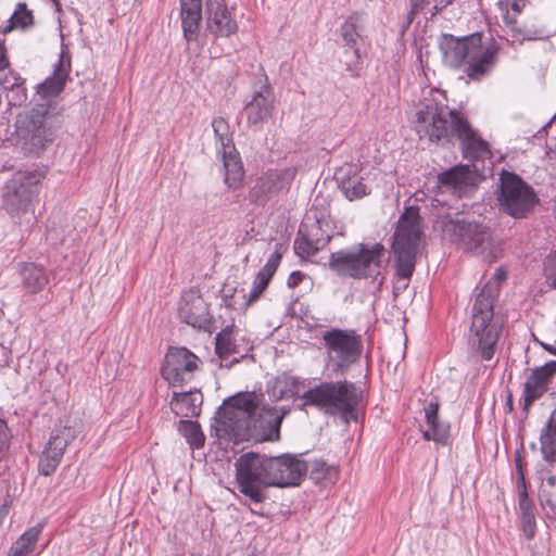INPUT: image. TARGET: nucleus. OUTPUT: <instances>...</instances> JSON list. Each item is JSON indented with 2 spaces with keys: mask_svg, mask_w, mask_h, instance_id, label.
<instances>
[{
  "mask_svg": "<svg viewBox=\"0 0 556 556\" xmlns=\"http://www.w3.org/2000/svg\"><path fill=\"white\" fill-rule=\"evenodd\" d=\"M9 66V60L5 55L4 41L0 38V71Z\"/></svg>",
  "mask_w": 556,
  "mask_h": 556,
  "instance_id": "52",
  "label": "nucleus"
},
{
  "mask_svg": "<svg viewBox=\"0 0 556 556\" xmlns=\"http://www.w3.org/2000/svg\"><path fill=\"white\" fill-rule=\"evenodd\" d=\"M274 104V90L267 84V77H265V83L261 85L258 90L254 91L251 100L244 106L248 124L255 127L262 126L271 117Z\"/></svg>",
  "mask_w": 556,
  "mask_h": 556,
  "instance_id": "17",
  "label": "nucleus"
},
{
  "mask_svg": "<svg viewBox=\"0 0 556 556\" xmlns=\"http://www.w3.org/2000/svg\"><path fill=\"white\" fill-rule=\"evenodd\" d=\"M527 2H530L531 0H526Z\"/></svg>",
  "mask_w": 556,
  "mask_h": 556,
  "instance_id": "59",
  "label": "nucleus"
},
{
  "mask_svg": "<svg viewBox=\"0 0 556 556\" xmlns=\"http://www.w3.org/2000/svg\"><path fill=\"white\" fill-rule=\"evenodd\" d=\"M236 482L241 494L254 504H262L268 498L270 481L266 456L254 453L241 455L235 463Z\"/></svg>",
  "mask_w": 556,
  "mask_h": 556,
  "instance_id": "10",
  "label": "nucleus"
},
{
  "mask_svg": "<svg viewBox=\"0 0 556 556\" xmlns=\"http://www.w3.org/2000/svg\"><path fill=\"white\" fill-rule=\"evenodd\" d=\"M386 249L381 243H359L348 250L330 254L329 267L342 277L371 279L382 283L387 264Z\"/></svg>",
  "mask_w": 556,
  "mask_h": 556,
  "instance_id": "2",
  "label": "nucleus"
},
{
  "mask_svg": "<svg viewBox=\"0 0 556 556\" xmlns=\"http://www.w3.org/2000/svg\"><path fill=\"white\" fill-rule=\"evenodd\" d=\"M179 431L187 439L191 447L199 448L204 444V435L198 422L192 420H181Z\"/></svg>",
  "mask_w": 556,
  "mask_h": 556,
  "instance_id": "38",
  "label": "nucleus"
},
{
  "mask_svg": "<svg viewBox=\"0 0 556 556\" xmlns=\"http://www.w3.org/2000/svg\"><path fill=\"white\" fill-rule=\"evenodd\" d=\"M73 431L71 428H62L58 429L50 437L48 445L46 447V453L52 455L54 459H61L66 446L73 440Z\"/></svg>",
  "mask_w": 556,
  "mask_h": 556,
  "instance_id": "35",
  "label": "nucleus"
},
{
  "mask_svg": "<svg viewBox=\"0 0 556 556\" xmlns=\"http://www.w3.org/2000/svg\"><path fill=\"white\" fill-rule=\"evenodd\" d=\"M216 353L219 357H228L235 353V342L231 328L227 327L216 336Z\"/></svg>",
  "mask_w": 556,
  "mask_h": 556,
  "instance_id": "39",
  "label": "nucleus"
},
{
  "mask_svg": "<svg viewBox=\"0 0 556 556\" xmlns=\"http://www.w3.org/2000/svg\"><path fill=\"white\" fill-rule=\"evenodd\" d=\"M43 523L26 530L11 546L8 556H29L41 535Z\"/></svg>",
  "mask_w": 556,
  "mask_h": 556,
  "instance_id": "32",
  "label": "nucleus"
},
{
  "mask_svg": "<svg viewBox=\"0 0 556 556\" xmlns=\"http://www.w3.org/2000/svg\"><path fill=\"white\" fill-rule=\"evenodd\" d=\"M477 181V172L469 165H457L438 175V182L441 187L451 189L458 197L469 192Z\"/></svg>",
  "mask_w": 556,
  "mask_h": 556,
  "instance_id": "23",
  "label": "nucleus"
},
{
  "mask_svg": "<svg viewBox=\"0 0 556 556\" xmlns=\"http://www.w3.org/2000/svg\"><path fill=\"white\" fill-rule=\"evenodd\" d=\"M268 479L271 486H296L307 471V465L298 456L286 454L266 457Z\"/></svg>",
  "mask_w": 556,
  "mask_h": 556,
  "instance_id": "14",
  "label": "nucleus"
},
{
  "mask_svg": "<svg viewBox=\"0 0 556 556\" xmlns=\"http://www.w3.org/2000/svg\"><path fill=\"white\" fill-rule=\"evenodd\" d=\"M60 460L61 459H54L52 455H49V453L43 452V455L39 460V471L45 476H49L51 472L55 470Z\"/></svg>",
  "mask_w": 556,
  "mask_h": 556,
  "instance_id": "45",
  "label": "nucleus"
},
{
  "mask_svg": "<svg viewBox=\"0 0 556 556\" xmlns=\"http://www.w3.org/2000/svg\"><path fill=\"white\" fill-rule=\"evenodd\" d=\"M24 140L23 149L28 153L38 154L48 142L52 141V132L45 125L34 123L31 129L24 135Z\"/></svg>",
  "mask_w": 556,
  "mask_h": 556,
  "instance_id": "33",
  "label": "nucleus"
},
{
  "mask_svg": "<svg viewBox=\"0 0 556 556\" xmlns=\"http://www.w3.org/2000/svg\"><path fill=\"white\" fill-rule=\"evenodd\" d=\"M23 289L29 294H36L49 282L46 269L34 263L23 264L20 270Z\"/></svg>",
  "mask_w": 556,
  "mask_h": 556,
  "instance_id": "29",
  "label": "nucleus"
},
{
  "mask_svg": "<svg viewBox=\"0 0 556 556\" xmlns=\"http://www.w3.org/2000/svg\"><path fill=\"white\" fill-rule=\"evenodd\" d=\"M263 394L255 391L239 392L228 397L216 418L217 435L233 442H241L249 433V422L261 407Z\"/></svg>",
  "mask_w": 556,
  "mask_h": 556,
  "instance_id": "7",
  "label": "nucleus"
},
{
  "mask_svg": "<svg viewBox=\"0 0 556 556\" xmlns=\"http://www.w3.org/2000/svg\"><path fill=\"white\" fill-rule=\"evenodd\" d=\"M422 236L421 217L418 206H407L397 220L396 230L393 235L392 250L395 256L396 275L404 280L403 286H396L397 290H404L412 277L416 256Z\"/></svg>",
  "mask_w": 556,
  "mask_h": 556,
  "instance_id": "5",
  "label": "nucleus"
},
{
  "mask_svg": "<svg viewBox=\"0 0 556 556\" xmlns=\"http://www.w3.org/2000/svg\"><path fill=\"white\" fill-rule=\"evenodd\" d=\"M290 413L287 406L269 407L263 405L249 422V433L244 441H270L279 439L282 419Z\"/></svg>",
  "mask_w": 556,
  "mask_h": 556,
  "instance_id": "15",
  "label": "nucleus"
},
{
  "mask_svg": "<svg viewBox=\"0 0 556 556\" xmlns=\"http://www.w3.org/2000/svg\"><path fill=\"white\" fill-rule=\"evenodd\" d=\"M555 374L556 361H549L531 371L523 387L522 409L525 412H528L533 402L544 395Z\"/></svg>",
  "mask_w": 556,
  "mask_h": 556,
  "instance_id": "18",
  "label": "nucleus"
},
{
  "mask_svg": "<svg viewBox=\"0 0 556 556\" xmlns=\"http://www.w3.org/2000/svg\"><path fill=\"white\" fill-rule=\"evenodd\" d=\"M178 316L181 321L199 329L206 328L210 324L207 303L193 290L182 293Z\"/></svg>",
  "mask_w": 556,
  "mask_h": 556,
  "instance_id": "19",
  "label": "nucleus"
},
{
  "mask_svg": "<svg viewBox=\"0 0 556 556\" xmlns=\"http://www.w3.org/2000/svg\"><path fill=\"white\" fill-rule=\"evenodd\" d=\"M556 486V476L555 475H548L542 482L541 490H540V498L542 504H544V492L547 494H555L553 492V489Z\"/></svg>",
  "mask_w": 556,
  "mask_h": 556,
  "instance_id": "47",
  "label": "nucleus"
},
{
  "mask_svg": "<svg viewBox=\"0 0 556 556\" xmlns=\"http://www.w3.org/2000/svg\"><path fill=\"white\" fill-rule=\"evenodd\" d=\"M212 127L216 138L217 152L236 148L233 144L232 136L230 134L229 125L225 118H214L212 122Z\"/></svg>",
  "mask_w": 556,
  "mask_h": 556,
  "instance_id": "37",
  "label": "nucleus"
},
{
  "mask_svg": "<svg viewBox=\"0 0 556 556\" xmlns=\"http://www.w3.org/2000/svg\"><path fill=\"white\" fill-rule=\"evenodd\" d=\"M497 292V286L486 283L477 295L472 307L469 343L480 352L483 361H490L494 356L501 332V323L494 319L493 314V300Z\"/></svg>",
  "mask_w": 556,
  "mask_h": 556,
  "instance_id": "6",
  "label": "nucleus"
},
{
  "mask_svg": "<svg viewBox=\"0 0 556 556\" xmlns=\"http://www.w3.org/2000/svg\"><path fill=\"white\" fill-rule=\"evenodd\" d=\"M528 2L526 0H506L505 5L506 9H510L516 14H519L525 9Z\"/></svg>",
  "mask_w": 556,
  "mask_h": 556,
  "instance_id": "49",
  "label": "nucleus"
},
{
  "mask_svg": "<svg viewBox=\"0 0 556 556\" xmlns=\"http://www.w3.org/2000/svg\"><path fill=\"white\" fill-rule=\"evenodd\" d=\"M52 1H53V4H54V7H55L56 11H60V10H61V3H60V1H59V0H52Z\"/></svg>",
  "mask_w": 556,
  "mask_h": 556,
  "instance_id": "57",
  "label": "nucleus"
},
{
  "mask_svg": "<svg viewBox=\"0 0 556 556\" xmlns=\"http://www.w3.org/2000/svg\"><path fill=\"white\" fill-rule=\"evenodd\" d=\"M12 21L14 25H20L23 28L33 23V15L30 11L26 9V4H17V9L12 16Z\"/></svg>",
  "mask_w": 556,
  "mask_h": 556,
  "instance_id": "42",
  "label": "nucleus"
},
{
  "mask_svg": "<svg viewBox=\"0 0 556 556\" xmlns=\"http://www.w3.org/2000/svg\"><path fill=\"white\" fill-rule=\"evenodd\" d=\"M506 277H507V274L503 268L496 269V271L494 274V278L498 283L504 281L506 279Z\"/></svg>",
  "mask_w": 556,
  "mask_h": 556,
  "instance_id": "53",
  "label": "nucleus"
},
{
  "mask_svg": "<svg viewBox=\"0 0 556 556\" xmlns=\"http://www.w3.org/2000/svg\"><path fill=\"white\" fill-rule=\"evenodd\" d=\"M453 2V0H413L412 1V14H416L422 11L426 7H431V14L434 15L437 12L446 8Z\"/></svg>",
  "mask_w": 556,
  "mask_h": 556,
  "instance_id": "40",
  "label": "nucleus"
},
{
  "mask_svg": "<svg viewBox=\"0 0 556 556\" xmlns=\"http://www.w3.org/2000/svg\"><path fill=\"white\" fill-rule=\"evenodd\" d=\"M281 261V254L279 252L273 253L267 260L264 267L258 271V275L271 279L275 271L277 270L279 263Z\"/></svg>",
  "mask_w": 556,
  "mask_h": 556,
  "instance_id": "44",
  "label": "nucleus"
},
{
  "mask_svg": "<svg viewBox=\"0 0 556 556\" xmlns=\"http://www.w3.org/2000/svg\"><path fill=\"white\" fill-rule=\"evenodd\" d=\"M203 395L200 391L174 392L170 401L172 410L181 417L199 416Z\"/></svg>",
  "mask_w": 556,
  "mask_h": 556,
  "instance_id": "28",
  "label": "nucleus"
},
{
  "mask_svg": "<svg viewBox=\"0 0 556 556\" xmlns=\"http://www.w3.org/2000/svg\"><path fill=\"white\" fill-rule=\"evenodd\" d=\"M329 237L323 239H312L311 233L305 235L302 230L299 231V236L294 241V251L301 257L311 256L318 250L323 249L328 242Z\"/></svg>",
  "mask_w": 556,
  "mask_h": 556,
  "instance_id": "36",
  "label": "nucleus"
},
{
  "mask_svg": "<svg viewBox=\"0 0 556 556\" xmlns=\"http://www.w3.org/2000/svg\"><path fill=\"white\" fill-rule=\"evenodd\" d=\"M544 504L556 515V494H547L544 492Z\"/></svg>",
  "mask_w": 556,
  "mask_h": 556,
  "instance_id": "51",
  "label": "nucleus"
},
{
  "mask_svg": "<svg viewBox=\"0 0 556 556\" xmlns=\"http://www.w3.org/2000/svg\"><path fill=\"white\" fill-rule=\"evenodd\" d=\"M433 228L444 239L458 244L464 251L481 256L486 262L498 258L501 250L494 243L490 229L479 223L466 222L450 214L439 215Z\"/></svg>",
  "mask_w": 556,
  "mask_h": 556,
  "instance_id": "3",
  "label": "nucleus"
},
{
  "mask_svg": "<svg viewBox=\"0 0 556 556\" xmlns=\"http://www.w3.org/2000/svg\"><path fill=\"white\" fill-rule=\"evenodd\" d=\"M299 386L298 377L285 372L268 382L267 393L271 400L280 401L296 394Z\"/></svg>",
  "mask_w": 556,
  "mask_h": 556,
  "instance_id": "30",
  "label": "nucleus"
},
{
  "mask_svg": "<svg viewBox=\"0 0 556 556\" xmlns=\"http://www.w3.org/2000/svg\"><path fill=\"white\" fill-rule=\"evenodd\" d=\"M71 71V58L68 52L62 50L60 53L59 62L51 76L38 85L37 92L42 98H50L58 96L64 88L68 73Z\"/></svg>",
  "mask_w": 556,
  "mask_h": 556,
  "instance_id": "24",
  "label": "nucleus"
},
{
  "mask_svg": "<svg viewBox=\"0 0 556 556\" xmlns=\"http://www.w3.org/2000/svg\"><path fill=\"white\" fill-rule=\"evenodd\" d=\"M302 399L304 405L317 407L348 422L357 419L356 410L362 401V392L346 380L324 381L305 391Z\"/></svg>",
  "mask_w": 556,
  "mask_h": 556,
  "instance_id": "4",
  "label": "nucleus"
},
{
  "mask_svg": "<svg viewBox=\"0 0 556 556\" xmlns=\"http://www.w3.org/2000/svg\"><path fill=\"white\" fill-rule=\"evenodd\" d=\"M340 190L350 201L361 199L370 193V187L359 175L357 165L344 164L334 174Z\"/></svg>",
  "mask_w": 556,
  "mask_h": 556,
  "instance_id": "22",
  "label": "nucleus"
},
{
  "mask_svg": "<svg viewBox=\"0 0 556 556\" xmlns=\"http://www.w3.org/2000/svg\"><path fill=\"white\" fill-rule=\"evenodd\" d=\"M521 529L527 539L531 540L535 535V517L534 514H526L521 516Z\"/></svg>",
  "mask_w": 556,
  "mask_h": 556,
  "instance_id": "46",
  "label": "nucleus"
},
{
  "mask_svg": "<svg viewBox=\"0 0 556 556\" xmlns=\"http://www.w3.org/2000/svg\"><path fill=\"white\" fill-rule=\"evenodd\" d=\"M325 466H326V464H325V463H323V462H320V463H319V462H317V463L315 464V469H316V470H318V469H324V467H325Z\"/></svg>",
  "mask_w": 556,
  "mask_h": 556,
  "instance_id": "56",
  "label": "nucleus"
},
{
  "mask_svg": "<svg viewBox=\"0 0 556 556\" xmlns=\"http://www.w3.org/2000/svg\"><path fill=\"white\" fill-rule=\"evenodd\" d=\"M454 137H457L460 141L464 157L471 161H479L491 156L488 142L472 129L465 117L460 122L459 129L455 131Z\"/></svg>",
  "mask_w": 556,
  "mask_h": 556,
  "instance_id": "21",
  "label": "nucleus"
},
{
  "mask_svg": "<svg viewBox=\"0 0 556 556\" xmlns=\"http://www.w3.org/2000/svg\"><path fill=\"white\" fill-rule=\"evenodd\" d=\"M269 281H270V279L263 277L258 274L256 275V277L253 281L252 289L248 296L249 304L253 303L254 301H256L260 298V295L263 293V291L267 288Z\"/></svg>",
  "mask_w": 556,
  "mask_h": 556,
  "instance_id": "43",
  "label": "nucleus"
},
{
  "mask_svg": "<svg viewBox=\"0 0 556 556\" xmlns=\"http://www.w3.org/2000/svg\"><path fill=\"white\" fill-rule=\"evenodd\" d=\"M541 452L544 460L556 462V408L552 412L540 433Z\"/></svg>",
  "mask_w": 556,
  "mask_h": 556,
  "instance_id": "31",
  "label": "nucleus"
},
{
  "mask_svg": "<svg viewBox=\"0 0 556 556\" xmlns=\"http://www.w3.org/2000/svg\"><path fill=\"white\" fill-rule=\"evenodd\" d=\"M463 118L460 112L443 108L433 100H426L416 110L413 124L420 139L447 143L459 129Z\"/></svg>",
  "mask_w": 556,
  "mask_h": 556,
  "instance_id": "8",
  "label": "nucleus"
},
{
  "mask_svg": "<svg viewBox=\"0 0 556 556\" xmlns=\"http://www.w3.org/2000/svg\"><path fill=\"white\" fill-rule=\"evenodd\" d=\"M497 201L501 210L514 218L525 217L538 203L534 190L520 177L504 172Z\"/></svg>",
  "mask_w": 556,
  "mask_h": 556,
  "instance_id": "11",
  "label": "nucleus"
},
{
  "mask_svg": "<svg viewBox=\"0 0 556 556\" xmlns=\"http://www.w3.org/2000/svg\"><path fill=\"white\" fill-rule=\"evenodd\" d=\"M45 173L37 168L17 170L9 179L3 189V208L11 217L16 218L22 224L23 218L28 214L34 216L33 203L39 192V184L43 179Z\"/></svg>",
  "mask_w": 556,
  "mask_h": 556,
  "instance_id": "9",
  "label": "nucleus"
},
{
  "mask_svg": "<svg viewBox=\"0 0 556 556\" xmlns=\"http://www.w3.org/2000/svg\"><path fill=\"white\" fill-rule=\"evenodd\" d=\"M199 368V357L186 348H170L161 368L162 377L173 387L189 382Z\"/></svg>",
  "mask_w": 556,
  "mask_h": 556,
  "instance_id": "13",
  "label": "nucleus"
},
{
  "mask_svg": "<svg viewBox=\"0 0 556 556\" xmlns=\"http://www.w3.org/2000/svg\"><path fill=\"white\" fill-rule=\"evenodd\" d=\"M205 13L206 28L214 36L229 37L237 31V22L223 0H207Z\"/></svg>",
  "mask_w": 556,
  "mask_h": 556,
  "instance_id": "20",
  "label": "nucleus"
},
{
  "mask_svg": "<svg viewBox=\"0 0 556 556\" xmlns=\"http://www.w3.org/2000/svg\"><path fill=\"white\" fill-rule=\"evenodd\" d=\"M295 174L296 169L294 167L267 172L256 180L250 190V201L257 205H264L269 199L287 189Z\"/></svg>",
  "mask_w": 556,
  "mask_h": 556,
  "instance_id": "16",
  "label": "nucleus"
},
{
  "mask_svg": "<svg viewBox=\"0 0 556 556\" xmlns=\"http://www.w3.org/2000/svg\"><path fill=\"white\" fill-rule=\"evenodd\" d=\"M542 346L544 348V350L548 351L549 353L556 355V348L549 345V344H544L542 343Z\"/></svg>",
  "mask_w": 556,
  "mask_h": 556,
  "instance_id": "54",
  "label": "nucleus"
},
{
  "mask_svg": "<svg viewBox=\"0 0 556 556\" xmlns=\"http://www.w3.org/2000/svg\"><path fill=\"white\" fill-rule=\"evenodd\" d=\"M17 79H18V78L14 77V80H15V81H14L13 84H11V86H10V87H14L15 85H17V83H16V81H17Z\"/></svg>",
  "mask_w": 556,
  "mask_h": 556,
  "instance_id": "58",
  "label": "nucleus"
},
{
  "mask_svg": "<svg viewBox=\"0 0 556 556\" xmlns=\"http://www.w3.org/2000/svg\"><path fill=\"white\" fill-rule=\"evenodd\" d=\"M180 18L185 38L197 40L202 21V0H180Z\"/></svg>",
  "mask_w": 556,
  "mask_h": 556,
  "instance_id": "25",
  "label": "nucleus"
},
{
  "mask_svg": "<svg viewBox=\"0 0 556 556\" xmlns=\"http://www.w3.org/2000/svg\"><path fill=\"white\" fill-rule=\"evenodd\" d=\"M361 16L357 13L350 15L340 28V35L344 43L352 49V55L355 60L359 59L357 42L359 39L358 25Z\"/></svg>",
  "mask_w": 556,
  "mask_h": 556,
  "instance_id": "34",
  "label": "nucleus"
},
{
  "mask_svg": "<svg viewBox=\"0 0 556 556\" xmlns=\"http://www.w3.org/2000/svg\"><path fill=\"white\" fill-rule=\"evenodd\" d=\"M504 18L507 24H514L516 22L515 18L509 15L508 11L506 12V15L504 16Z\"/></svg>",
  "mask_w": 556,
  "mask_h": 556,
  "instance_id": "55",
  "label": "nucleus"
},
{
  "mask_svg": "<svg viewBox=\"0 0 556 556\" xmlns=\"http://www.w3.org/2000/svg\"><path fill=\"white\" fill-rule=\"evenodd\" d=\"M327 357L336 372L355 363L363 352V340L351 329L332 328L323 334Z\"/></svg>",
  "mask_w": 556,
  "mask_h": 556,
  "instance_id": "12",
  "label": "nucleus"
},
{
  "mask_svg": "<svg viewBox=\"0 0 556 556\" xmlns=\"http://www.w3.org/2000/svg\"><path fill=\"white\" fill-rule=\"evenodd\" d=\"M440 49L447 65L457 68L463 64H467V75L476 80L481 79L491 72L495 65L498 52L494 43L482 42V35L480 33L462 38L445 34L441 38Z\"/></svg>",
  "mask_w": 556,
  "mask_h": 556,
  "instance_id": "1",
  "label": "nucleus"
},
{
  "mask_svg": "<svg viewBox=\"0 0 556 556\" xmlns=\"http://www.w3.org/2000/svg\"><path fill=\"white\" fill-rule=\"evenodd\" d=\"M439 405L430 403L425 408V418L428 429L424 431L422 437L427 441H433L440 445H447L450 442V425L441 421L438 416Z\"/></svg>",
  "mask_w": 556,
  "mask_h": 556,
  "instance_id": "26",
  "label": "nucleus"
},
{
  "mask_svg": "<svg viewBox=\"0 0 556 556\" xmlns=\"http://www.w3.org/2000/svg\"><path fill=\"white\" fill-rule=\"evenodd\" d=\"M224 164V180L231 189H238L244 178V168L236 148L219 151Z\"/></svg>",
  "mask_w": 556,
  "mask_h": 556,
  "instance_id": "27",
  "label": "nucleus"
},
{
  "mask_svg": "<svg viewBox=\"0 0 556 556\" xmlns=\"http://www.w3.org/2000/svg\"><path fill=\"white\" fill-rule=\"evenodd\" d=\"M305 275L301 271H293L288 278V287L289 288H295L298 287L302 280L304 279Z\"/></svg>",
  "mask_w": 556,
  "mask_h": 556,
  "instance_id": "50",
  "label": "nucleus"
},
{
  "mask_svg": "<svg viewBox=\"0 0 556 556\" xmlns=\"http://www.w3.org/2000/svg\"><path fill=\"white\" fill-rule=\"evenodd\" d=\"M543 271L546 285L556 289V251L551 252L544 260Z\"/></svg>",
  "mask_w": 556,
  "mask_h": 556,
  "instance_id": "41",
  "label": "nucleus"
},
{
  "mask_svg": "<svg viewBox=\"0 0 556 556\" xmlns=\"http://www.w3.org/2000/svg\"><path fill=\"white\" fill-rule=\"evenodd\" d=\"M519 509L521 516H526V514H533L531 502L528 498L527 493H522L519 496Z\"/></svg>",
  "mask_w": 556,
  "mask_h": 556,
  "instance_id": "48",
  "label": "nucleus"
}]
</instances>
